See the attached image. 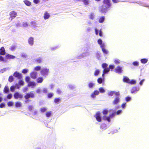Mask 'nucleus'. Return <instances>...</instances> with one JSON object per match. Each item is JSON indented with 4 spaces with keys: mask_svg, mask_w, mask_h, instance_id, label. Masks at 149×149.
<instances>
[{
    "mask_svg": "<svg viewBox=\"0 0 149 149\" xmlns=\"http://www.w3.org/2000/svg\"><path fill=\"white\" fill-rule=\"evenodd\" d=\"M14 97L15 99H17L18 98H22V95L19 94L18 92H16L14 94Z\"/></svg>",
    "mask_w": 149,
    "mask_h": 149,
    "instance_id": "12",
    "label": "nucleus"
},
{
    "mask_svg": "<svg viewBox=\"0 0 149 149\" xmlns=\"http://www.w3.org/2000/svg\"><path fill=\"white\" fill-rule=\"evenodd\" d=\"M115 67V65L113 64H111L109 66V69H113Z\"/></svg>",
    "mask_w": 149,
    "mask_h": 149,
    "instance_id": "47",
    "label": "nucleus"
},
{
    "mask_svg": "<svg viewBox=\"0 0 149 149\" xmlns=\"http://www.w3.org/2000/svg\"><path fill=\"white\" fill-rule=\"evenodd\" d=\"M49 70L46 68L42 69L40 72L41 74L43 76H46L47 75Z\"/></svg>",
    "mask_w": 149,
    "mask_h": 149,
    "instance_id": "9",
    "label": "nucleus"
},
{
    "mask_svg": "<svg viewBox=\"0 0 149 149\" xmlns=\"http://www.w3.org/2000/svg\"><path fill=\"white\" fill-rule=\"evenodd\" d=\"M28 109L29 111H31L33 109V107L31 105H29L28 107Z\"/></svg>",
    "mask_w": 149,
    "mask_h": 149,
    "instance_id": "55",
    "label": "nucleus"
},
{
    "mask_svg": "<svg viewBox=\"0 0 149 149\" xmlns=\"http://www.w3.org/2000/svg\"><path fill=\"white\" fill-rule=\"evenodd\" d=\"M46 109L45 107H42L40 108V111L42 112H44L45 111H46Z\"/></svg>",
    "mask_w": 149,
    "mask_h": 149,
    "instance_id": "44",
    "label": "nucleus"
},
{
    "mask_svg": "<svg viewBox=\"0 0 149 149\" xmlns=\"http://www.w3.org/2000/svg\"><path fill=\"white\" fill-rule=\"evenodd\" d=\"M13 102L11 101L8 102L7 103V105L8 107H11L13 105Z\"/></svg>",
    "mask_w": 149,
    "mask_h": 149,
    "instance_id": "39",
    "label": "nucleus"
},
{
    "mask_svg": "<svg viewBox=\"0 0 149 149\" xmlns=\"http://www.w3.org/2000/svg\"><path fill=\"white\" fill-rule=\"evenodd\" d=\"M42 59L40 58H38L36 60V61L38 63H40L42 62Z\"/></svg>",
    "mask_w": 149,
    "mask_h": 149,
    "instance_id": "41",
    "label": "nucleus"
},
{
    "mask_svg": "<svg viewBox=\"0 0 149 149\" xmlns=\"http://www.w3.org/2000/svg\"><path fill=\"white\" fill-rule=\"evenodd\" d=\"M61 101L60 99L58 98H56L54 100V102L56 104H58Z\"/></svg>",
    "mask_w": 149,
    "mask_h": 149,
    "instance_id": "27",
    "label": "nucleus"
},
{
    "mask_svg": "<svg viewBox=\"0 0 149 149\" xmlns=\"http://www.w3.org/2000/svg\"><path fill=\"white\" fill-rule=\"evenodd\" d=\"M93 84L92 83H89L88 84V86L90 88H92L93 87Z\"/></svg>",
    "mask_w": 149,
    "mask_h": 149,
    "instance_id": "63",
    "label": "nucleus"
},
{
    "mask_svg": "<svg viewBox=\"0 0 149 149\" xmlns=\"http://www.w3.org/2000/svg\"><path fill=\"white\" fill-rule=\"evenodd\" d=\"M103 5L106 6L108 8H110L111 6L110 0H103L102 2Z\"/></svg>",
    "mask_w": 149,
    "mask_h": 149,
    "instance_id": "8",
    "label": "nucleus"
},
{
    "mask_svg": "<svg viewBox=\"0 0 149 149\" xmlns=\"http://www.w3.org/2000/svg\"><path fill=\"white\" fill-rule=\"evenodd\" d=\"M6 58L7 59H14L15 58L14 56L7 54L5 56Z\"/></svg>",
    "mask_w": 149,
    "mask_h": 149,
    "instance_id": "17",
    "label": "nucleus"
},
{
    "mask_svg": "<svg viewBox=\"0 0 149 149\" xmlns=\"http://www.w3.org/2000/svg\"><path fill=\"white\" fill-rule=\"evenodd\" d=\"M31 77L33 79H35L36 78L37 72H31L30 74Z\"/></svg>",
    "mask_w": 149,
    "mask_h": 149,
    "instance_id": "16",
    "label": "nucleus"
},
{
    "mask_svg": "<svg viewBox=\"0 0 149 149\" xmlns=\"http://www.w3.org/2000/svg\"><path fill=\"white\" fill-rule=\"evenodd\" d=\"M107 66L108 65L105 63H104L102 65V67L104 69L103 70V73L102 74V76L103 77H104V74L107 73L110 70L109 68H107Z\"/></svg>",
    "mask_w": 149,
    "mask_h": 149,
    "instance_id": "3",
    "label": "nucleus"
},
{
    "mask_svg": "<svg viewBox=\"0 0 149 149\" xmlns=\"http://www.w3.org/2000/svg\"><path fill=\"white\" fill-rule=\"evenodd\" d=\"M22 26L23 27H26L28 26V25L26 23H25L23 24Z\"/></svg>",
    "mask_w": 149,
    "mask_h": 149,
    "instance_id": "64",
    "label": "nucleus"
},
{
    "mask_svg": "<svg viewBox=\"0 0 149 149\" xmlns=\"http://www.w3.org/2000/svg\"><path fill=\"white\" fill-rule=\"evenodd\" d=\"M25 4L27 6H29L31 5V3L29 1L25 0L24 1Z\"/></svg>",
    "mask_w": 149,
    "mask_h": 149,
    "instance_id": "29",
    "label": "nucleus"
},
{
    "mask_svg": "<svg viewBox=\"0 0 149 149\" xmlns=\"http://www.w3.org/2000/svg\"><path fill=\"white\" fill-rule=\"evenodd\" d=\"M34 97V94L33 93V92H30L29 93H26L24 96V98L26 99L31 98H33Z\"/></svg>",
    "mask_w": 149,
    "mask_h": 149,
    "instance_id": "7",
    "label": "nucleus"
},
{
    "mask_svg": "<svg viewBox=\"0 0 149 149\" xmlns=\"http://www.w3.org/2000/svg\"><path fill=\"white\" fill-rule=\"evenodd\" d=\"M51 115V111H49L47 112L46 113V115L47 117H50Z\"/></svg>",
    "mask_w": 149,
    "mask_h": 149,
    "instance_id": "40",
    "label": "nucleus"
},
{
    "mask_svg": "<svg viewBox=\"0 0 149 149\" xmlns=\"http://www.w3.org/2000/svg\"><path fill=\"white\" fill-rule=\"evenodd\" d=\"M97 42L100 45L103 52L105 54H107L109 53V51L105 48L106 46L105 44L104 43H102V40L101 39H99Z\"/></svg>",
    "mask_w": 149,
    "mask_h": 149,
    "instance_id": "1",
    "label": "nucleus"
},
{
    "mask_svg": "<svg viewBox=\"0 0 149 149\" xmlns=\"http://www.w3.org/2000/svg\"><path fill=\"white\" fill-rule=\"evenodd\" d=\"M17 15V13L14 11H11L10 13V17L12 19H14L16 17Z\"/></svg>",
    "mask_w": 149,
    "mask_h": 149,
    "instance_id": "13",
    "label": "nucleus"
},
{
    "mask_svg": "<svg viewBox=\"0 0 149 149\" xmlns=\"http://www.w3.org/2000/svg\"><path fill=\"white\" fill-rule=\"evenodd\" d=\"M9 91V89L8 88V86H5L4 90H3V91L5 93H8Z\"/></svg>",
    "mask_w": 149,
    "mask_h": 149,
    "instance_id": "28",
    "label": "nucleus"
},
{
    "mask_svg": "<svg viewBox=\"0 0 149 149\" xmlns=\"http://www.w3.org/2000/svg\"><path fill=\"white\" fill-rule=\"evenodd\" d=\"M120 97H115L114 100L112 102V104L113 105H116L117 106L116 107V109H118V104L120 102Z\"/></svg>",
    "mask_w": 149,
    "mask_h": 149,
    "instance_id": "5",
    "label": "nucleus"
},
{
    "mask_svg": "<svg viewBox=\"0 0 149 149\" xmlns=\"http://www.w3.org/2000/svg\"><path fill=\"white\" fill-rule=\"evenodd\" d=\"M100 70L98 69H96L95 71L94 74L95 76H97L99 73Z\"/></svg>",
    "mask_w": 149,
    "mask_h": 149,
    "instance_id": "31",
    "label": "nucleus"
},
{
    "mask_svg": "<svg viewBox=\"0 0 149 149\" xmlns=\"http://www.w3.org/2000/svg\"><path fill=\"white\" fill-rule=\"evenodd\" d=\"M105 17L104 16L101 17L99 19L98 22L100 23H102L104 21Z\"/></svg>",
    "mask_w": 149,
    "mask_h": 149,
    "instance_id": "25",
    "label": "nucleus"
},
{
    "mask_svg": "<svg viewBox=\"0 0 149 149\" xmlns=\"http://www.w3.org/2000/svg\"><path fill=\"white\" fill-rule=\"evenodd\" d=\"M82 1L85 5H88L89 3L88 0H82Z\"/></svg>",
    "mask_w": 149,
    "mask_h": 149,
    "instance_id": "38",
    "label": "nucleus"
},
{
    "mask_svg": "<svg viewBox=\"0 0 149 149\" xmlns=\"http://www.w3.org/2000/svg\"><path fill=\"white\" fill-rule=\"evenodd\" d=\"M50 16L49 14L46 11L44 13L43 17L45 19H48L49 17Z\"/></svg>",
    "mask_w": 149,
    "mask_h": 149,
    "instance_id": "20",
    "label": "nucleus"
},
{
    "mask_svg": "<svg viewBox=\"0 0 149 149\" xmlns=\"http://www.w3.org/2000/svg\"><path fill=\"white\" fill-rule=\"evenodd\" d=\"M145 81L144 79H143L142 80H141V81L139 83V84L141 86L142 85L143 83L144 82V81Z\"/></svg>",
    "mask_w": 149,
    "mask_h": 149,
    "instance_id": "60",
    "label": "nucleus"
},
{
    "mask_svg": "<svg viewBox=\"0 0 149 149\" xmlns=\"http://www.w3.org/2000/svg\"><path fill=\"white\" fill-rule=\"evenodd\" d=\"M95 33L96 35H97L98 34L99 31L97 29H95ZM99 35L100 36H102V33L101 31V29L99 31Z\"/></svg>",
    "mask_w": 149,
    "mask_h": 149,
    "instance_id": "21",
    "label": "nucleus"
},
{
    "mask_svg": "<svg viewBox=\"0 0 149 149\" xmlns=\"http://www.w3.org/2000/svg\"><path fill=\"white\" fill-rule=\"evenodd\" d=\"M124 82L130 84H134L136 83V81L134 80H130V79L127 77H124L123 79Z\"/></svg>",
    "mask_w": 149,
    "mask_h": 149,
    "instance_id": "4",
    "label": "nucleus"
},
{
    "mask_svg": "<svg viewBox=\"0 0 149 149\" xmlns=\"http://www.w3.org/2000/svg\"><path fill=\"white\" fill-rule=\"evenodd\" d=\"M35 86V82L34 81H30L28 83V86H29L33 87Z\"/></svg>",
    "mask_w": 149,
    "mask_h": 149,
    "instance_id": "23",
    "label": "nucleus"
},
{
    "mask_svg": "<svg viewBox=\"0 0 149 149\" xmlns=\"http://www.w3.org/2000/svg\"><path fill=\"white\" fill-rule=\"evenodd\" d=\"M19 84L20 85L23 86L24 84V82L23 81L21 80L19 81Z\"/></svg>",
    "mask_w": 149,
    "mask_h": 149,
    "instance_id": "42",
    "label": "nucleus"
},
{
    "mask_svg": "<svg viewBox=\"0 0 149 149\" xmlns=\"http://www.w3.org/2000/svg\"><path fill=\"white\" fill-rule=\"evenodd\" d=\"M122 112V110H119L118 111L116 112V114L117 115H119L120 113H121Z\"/></svg>",
    "mask_w": 149,
    "mask_h": 149,
    "instance_id": "61",
    "label": "nucleus"
},
{
    "mask_svg": "<svg viewBox=\"0 0 149 149\" xmlns=\"http://www.w3.org/2000/svg\"><path fill=\"white\" fill-rule=\"evenodd\" d=\"M125 100L127 102L130 101L131 100V98L129 96H127L125 98Z\"/></svg>",
    "mask_w": 149,
    "mask_h": 149,
    "instance_id": "51",
    "label": "nucleus"
},
{
    "mask_svg": "<svg viewBox=\"0 0 149 149\" xmlns=\"http://www.w3.org/2000/svg\"><path fill=\"white\" fill-rule=\"evenodd\" d=\"M139 87H134L132 89L131 93H135L136 92L138 91L139 90Z\"/></svg>",
    "mask_w": 149,
    "mask_h": 149,
    "instance_id": "19",
    "label": "nucleus"
},
{
    "mask_svg": "<svg viewBox=\"0 0 149 149\" xmlns=\"http://www.w3.org/2000/svg\"><path fill=\"white\" fill-rule=\"evenodd\" d=\"M15 48L16 47L15 46H12L10 48V49L11 50L13 51H14Z\"/></svg>",
    "mask_w": 149,
    "mask_h": 149,
    "instance_id": "54",
    "label": "nucleus"
},
{
    "mask_svg": "<svg viewBox=\"0 0 149 149\" xmlns=\"http://www.w3.org/2000/svg\"><path fill=\"white\" fill-rule=\"evenodd\" d=\"M5 60L4 58L2 56L0 55V61H4Z\"/></svg>",
    "mask_w": 149,
    "mask_h": 149,
    "instance_id": "56",
    "label": "nucleus"
},
{
    "mask_svg": "<svg viewBox=\"0 0 149 149\" xmlns=\"http://www.w3.org/2000/svg\"><path fill=\"white\" fill-rule=\"evenodd\" d=\"M6 51L3 47H1L0 49V55H4L6 54Z\"/></svg>",
    "mask_w": 149,
    "mask_h": 149,
    "instance_id": "15",
    "label": "nucleus"
},
{
    "mask_svg": "<svg viewBox=\"0 0 149 149\" xmlns=\"http://www.w3.org/2000/svg\"><path fill=\"white\" fill-rule=\"evenodd\" d=\"M95 117L96 118V120L99 122L101 121V117L100 116V114L99 112H97L96 113Z\"/></svg>",
    "mask_w": 149,
    "mask_h": 149,
    "instance_id": "14",
    "label": "nucleus"
},
{
    "mask_svg": "<svg viewBox=\"0 0 149 149\" xmlns=\"http://www.w3.org/2000/svg\"><path fill=\"white\" fill-rule=\"evenodd\" d=\"M15 106L16 107H20L22 106V103L19 102H17L15 103Z\"/></svg>",
    "mask_w": 149,
    "mask_h": 149,
    "instance_id": "26",
    "label": "nucleus"
},
{
    "mask_svg": "<svg viewBox=\"0 0 149 149\" xmlns=\"http://www.w3.org/2000/svg\"><path fill=\"white\" fill-rule=\"evenodd\" d=\"M43 79L42 77H40L36 79L37 82L38 83H41L43 81Z\"/></svg>",
    "mask_w": 149,
    "mask_h": 149,
    "instance_id": "22",
    "label": "nucleus"
},
{
    "mask_svg": "<svg viewBox=\"0 0 149 149\" xmlns=\"http://www.w3.org/2000/svg\"><path fill=\"white\" fill-rule=\"evenodd\" d=\"M28 43L29 44L32 46L33 44V38L32 37H30L28 39Z\"/></svg>",
    "mask_w": 149,
    "mask_h": 149,
    "instance_id": "18",
    "label": "nucleus"
},
{
    "mask_svg": "<svg viewBox=\"0 0 149 149\" xmlns=\"http://www.w3.org/2000/svg\"><path fill=\"white\" fill-rule=\"evenodd\" d=\"M102 79L101 78H99L97 79V82L99 84L102 83Z\"/></svg>",
    "mask_w": 149,
    "mask_h": 149,
    "instance_id": "50",
    "label": "nucleus"
},
{
    "mask_svg": "<svg viewBox=\"0 0 149 149\" xmlns=\"http://www.w3.org/2000/svg\"><path fill=\"white\" fill-rule=\"evenodd\" d=\"M111 113L110 114L109 116H104L103 117V119L107 120L109 122L111 121V119L113 118L116 114V112L112 110V111L110 112Z\"/></svg>",
    "mask_w": 149,
    "mask_h": 149,
    "instance_id": "2",
    "label": "nucleus"
},
{
    "mask_svg": "<svg viewBox=\"0 0 149 149\" xmlns=\"http://www.w3.org/2000/svg\"><path fill=\"white\" fill-rule=\"evenodd\" d=\"M28 71V70L27 69H23V70H22V72L24 74H26V73H27Z\"/></svg>",
    "mask_w": 149,
    "mask_h": 149,
    "instance_id": "48",
    "label": "nucleus"
},
{
    "mask_svg": "<svg viewBox=\"0 0 149 149\" xmlns=\"http://www.w3.org/2000/svg\"><path fill=\"white\" fill-rule=\"evenodd\" d=\"M126 103H123L122 104V105H121V107H122V108L124 109L125 107L126 106Z\"/></svg>",
    "mask_w": 149,
    "mask_h": 149,
    "instance_id": "57",
    "label": "nucleus"
},
{
    "mask_svg": "<svg viewBox=\"0 0 149 149\" xmlns=\"http://www.w3.org/2000/svg\"><path fill=\"white\" fill-rule=\"evenodd\" d=\"M148 59L146 58L143 59L141 60V63L144 64L148 62Z\"/></svg>",
    "mask_w": 149,
    "mask_h": 149,
    "instance_id": "30",
    "label": "nucleus"
},
{
    "mask_svg": "<svg viewBox=\"0 0 149 149\" xmlns=\"http://www.w3.org/2000/svg\"><path fill=\"white\" fill-rule=\"evenodd\" d=\"M112 111V109L108 110L107 109H105L103 110L102 111V113L104 115H106L108 113V112H111Z\"/></svg>",
    "mask_w": 149,
    "mask_h": 149,
    "instance_id": "24",
    "label": "nucleus"
},
{
    "mask_svg": "<svg viewBox=\"0 0 149 149\" xmlns=\"http://www.w3.org/2000/svg\"><path fill=\"white\" fill-rule=\"evenodd\" d=\"M14 76L18 79H21L22 78V74L19 72L16 71L13 74Z\"/></svg>",
    "mask_w": 149,
    "mask_h": 149,
    "instance_id": "11",
    "label": "nucleus"
},
{
    "mask_svg": "<svg viewBox=\"0 0 149 149\" xmlns=\"http://www.w3.org/2000/svg\"><path fill=\"white\" fill-rule=\"evenodd\" d=\"M33 2L35 4H37L39 2V0H33Z\"/></svg>",
    "mask_w": 149,
    "mask_h": 149,
    "instance_id": "62",
    "label": "nucleus"
},
{
    "mask_svg": "<svg viewBox=\"0 0 149 149\" xmlns=\"http://www.w3.org/2000/svg\"><path fill=\"white\" fill-rule=\"evenodd\" d=\"M30 80V78L29 77H25V80L27 82L29 83Z\"/></svg>",
    "mask_w": 149,
    "mask_h": 149,
    "instance_id": "46",
    "label": "nucleus"
},
{
    "mask_svg": "<svg viewBox=\"0 0 149 149\" xmlns=\"http://www.w3.org/2000/svg\"><path fill=\"white\" fill-rule=\"evenodd\" d=\"M99 90L101 93H103L105 92V90L102 87L100 88Z\"/></svg>",
    "mask_w": 149,
    "mask_h": 149,
    "instance_id": "37",
    "label": "nucleus"
},
{
    "mask_svg": "<svg viewBox=\"0 0 149 149\" xmlns=\"http://www.w3.org/2000/svg\"><path fill=\"white\" fill-rule=\"evenodd\" d=\"M43 92L44 93H47V89L44 88L43 89Z\"/></svg>",
    "mask_w": 149,
    "mask_h": 149,
    "instance_id": "58",
    "label": "nucleus"
},
{
    "mask_svg": "<svg viewBox=\"0 0 149 149\" xmlns=\"http://www.w3.org/2000/svg\"><path fill=\"white\" fill-rule=\"evenodd\" d=\"M99 94V92L97 91H95L94 92V95H98Z\"/></svg>",
    "mask_w": 149,
    "mask_h": 149,
    "instance_id": "59",
    "label": "nucleus"
},
{
    "mask_svg": "<svg viewBox=\"0 0 149 149\" xmlns=\"http://www.w3.org/2000/svg\"><path fill=\"white\" fill-rule=\"evenodd\" d=\"M120 61L118 59H115L114 61V63L115 64H118L120 63Z\"/></svg>",
    "mask_w": 149,
    "mask_h": 149,
    "instance_id": "33",
    "label": "nucleus"
},
{
    "mask_svg": "<svg viewBox=\"0 0 149 149\" xmlns=\"http://www.w3.org/2000/svg\"><path fill=\"white\" fill-rule=\"evenodd\" d=\"M115 70V72L119 74L122 73L123 71L122 67H120L119 66L116 67Z\"/></svg>",
    "mask_w": 149,
    "mask_h": 149,
    "instance_id": "10",
    "label": "nucleus"
},
{
    "mask_svg": "<svg viewBox=\"0 0 149 149\" xmlns=\"http://www.w3.org/2000/svg\"><path fill=\"white\" fill-rule=\"evenodd\" d=\"M112 1L113 3H117L120 2V0H112Z\"/></svg>",
    "mask_w": 149,
    "mask_h": 149,
    "instance_id": "52",
    "label": "nucleus"
},
{
    "mask_svg": "<svg viewBox=\"0 0 149 149\" xmlns=\"http://www.w3.org/2000/svg\"><path fill=\"white\" fill-rule=\"evenodd\" d=\"M41 69V67L40 66H37L34 68V70L36 71H38Z\"/></svg>",
    "mask_w": 149,
    "mask_h": 149,
    "instance_id": "35",
    "label": "nucleus"
},
{
    "mask_svg": "<svg viewBox=\"0 0 149 149\" xmlns=\"http://www.w3.org/2000/svg\"><path fill=\"white\" fill-rule=\"evenodd\" d=\"M5 104L4 103H1L0 104V107L1 108H2L5 107Z\"/></svg>",
    "mask_w": 149,
    "mask_h": 149,
    "instance_id": "53",
    "label": "nucleus"
},
{
    "mask_svg": "<svg viewBox=\"0 0 149 149\" xmlns=\"http://www.w3.org/2000/svg\"><path fill=\"white\" fill-rule=\"evenodd\" d=\"M54 94L53 93H49L47 94V97L48 98H51L53 95Z\"/></svg>",
    "mask_w": 149,
    "mask_h": 149,
    "instance_id": "36",
    "label": "nucleus"
},
{
    "mask_svg": "<svg viewBox=\"0 0 149 149\" xmlns=\"http://www.w3.org/2000/svg\"><path fill=\"white\" fill-rule=\"evenodd\" d=\"M14 80V79L13 77V76H9L8 78V81L10 82H11L12 81H13Z\"/></svg>",
    "mask_w": 149,
    "mask_h": 149,
    "instance_id": "32",
    "label": "nucleus"
},
{
    "mask_svg": "<svg viewBox=\"0 0 149 149\" xmlns=\"http://www.w3.org/2000/svg\"><path fill=\"white\" fill-rule=\"evenodd\" d=\"M12 95L11 93L9 94L7 96V98L8 99H10L12 98Z\"/></svg>",
    "mask_w": 149,
    "mask_h": 149,
    "instance_id": "45",
    "label": "nucleus"
},
{
    "mask_svg": "<svg viewBox=\"0 0 149 149\" xmlns=\"http://www.w3.org/2000/svg\"><path fill=\"white\" fill-rule=\"evenodd\" d=\"M114 91H110L109 92L108 94L109 95L112 96H113L114 94Z\"/></svg>",
    "mask_w": 149,
    "mask_h": 149,
    "instance_id": "43",
    "label": "nucleus"
},
{
    "mask_svg": "<svg viewBox=\"0 0 149 149\" xmlns=\"http://www.w3.org/2000/svg\"><path fill=\"white\" fill-rule=\"evenodd\" d=\"M15 88V86H11L10 88V91L12 92H14Z\"/></svg>",
    "mask_w": 149,
    "mask_h": 149,
    "instance_id": "34",
    "label": "nucleus"
},
{
    "mask_svg": "<svg viewBox=\"0 0 149 149\" xmlns=\"http://www.w3.org/2000/svg\"><path fill=\"white\" fill-rule=\"evenodd\" d=\"M109 8L107 7L104 5H102L100 8V11L102 13H105L108 11L109 9Z\"/></svg>",
    "mask_w": 149,
    "mask_h": 149,
    "instance_id": "6",
    "label": "nucleus"
},
{
    "mask_svg": "<svg viewBox=\"0 0 149 149\" xmlns=\"http://www.w3.org/2000/svg\"><path fill=\"white\" fill-rule=\"evenodd\" d=\"M139 62L137 61H134L133 63V64L135 66H138L139 64Z\"/></svg>",
    "mask_w": 149,
    "mask_h": 149,
    "instance_id": "49",
    "label": "nucleus"
}]
</instances>
